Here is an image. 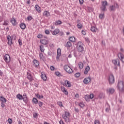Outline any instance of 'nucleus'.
<instances>
[{"label": "nucleus", "mask_w": 124, "mask_h": 124, "mask_svg": "<svg viewBox=\"0 0 124 124\" xmlns=\"http://www.w3.org/2000/svg\"><path fill=\"white\" fill-rule=\"evenodd\" d=\"M62 118H63L65 123H69L70 122V113L65 111L64 113L62 115Z\"/></svg>", "instance_id": "obj_1"}, {"label": "nucleus", "mask_w": 124, "mask_h": 124, "mask_svg": "<svg viewBox=\"0 0 124 124\" xmlns=\"http://www.w3.org/2000/svg\"><path fill=\"white\" fill-rule=\"evenodd\" d=\"M77 45V49L78 52H83L84 51V47H83V43L81 42H78Z\"/></svg>", "instance_id": "obj_2"}, {"label": "nucleus", "mask_w": 124, "mask_h": 124, "mask_svg": "<svg viewBox=\"0 0 124 124\" xmlns=\"http://www.w3.org/2000/svg\"><path fill=\"white\" fill-rule=\"evenodd\" d=\"M118 88L119 89L120 92L121 93H124V81H120L118 83Z\"/></svg>", "instance_id": "obj_3"}, {"label": "nucleus", "mask_w": 124, "mask_h": 124, "mask_svg": "<svg viewBox=\"0 0 124 124\" xmlns=\"http://www.w3.org/2000/svg\"><path fill=\"white\" fill-rule=\"evenodd\" d=\"M108 80L110 85L114 84V83H115V77H114V75H113L112 74L109 75L108 78Z\"/></svg>", "instance_id": "obj_4"}, {"label": "nucleus", "mask_w": 124, "mask_h": 124, "mask_svg": "<svg viewBox=\"0 0 124 124\" xmlns=\"http://www.w3.org/2000/svg\"><path fill=\"white\" fill-rule=\"evenodd\" d=\"M107 5H108V2H107V1H102V11H106V10H107L106 9V6H107Z\"/></svg>", "instance_id": "obj_5"}, {"label": "nucleus", "mask_w": 124, "mask_h": 124, "mask_svg": "<svg viewBox=\"0 0 124 124\" xmlns=\"http://www.w3.org/2000/svg\"><path fill=\"white\" fill-rule=\"evenodd\" d=\"M63 68L64 70H65L67 72V73H69V74H71V73H72V72H73L72 69H71V68L67 65H64Z\"/></svg>", "instance_id": "obj_6"}, {"label": "nucleus", "mask_w": 124, "mask_h": 124, "mask_svg": "<svg viewBox=\"0 0 124 124\" xmlns=\"http://www.w3.org/2000/svg\"><path fill=\"white\" fill-rule=\"evenodd\" d=\"M91 82H92V79L90 77L85 78L83 80V83L85 85H88V84H90V83H91Z\"/></svg>", "instance_id": "obj_7"}, {"label": "nucleus", "mask_w": 124, "mask_h": 124, "mask_svg": "<svg viewBox=\"0 0 124 124\" xmlns=\"http://www.w3.org/2000/svg\"><path fill=\"white\" fill-rule=\"evenodd\" d=\"M4 60L7 63H8V62H10V56L8 54H6L4 56Z\"/></svg>", "instance_id": "obj_8"}, {"label": "nucleus", "mask_w": 124, "mask_h": 124, "mask_svg": "<svg viewBox=\"0 0 124 124\" xmlns=\"http://www.w3.org/2000/svg\"><path fill=\"white\" fill-rule=\"evenodd\" d=\"M61 55H62V50H61V48H58L57 49V55L56 57L57 62L60 61V57H61Z\"/></svg>", "instance_id": "obj_9"}, {"label": "nucleus", "mask_w": 124, "mask_h": 124, "mask_svg": "<svg viewBox=\"0 0 124 124\" xmlns=\"http://www.w3.org/2000/svg\"><path fill=\"white\" fill-rule=\"evenodd\" d=\"M64 86H65L67 88H71V82L69 80H66L64 82Z\"/></svg>", "instance_id": "obj_10"}, {"label": "nucleus", "mask_w": 124, "mask_h": 124, "mask_svg": "<svg viewBox=\"0 0 124 124\" xmlns=\"http://www.w3.org/2000/svg\"><path fill=\"white\" fill-rule=\"evenodd\" d=\"M7 43L9 46H11L12 44H13V43H12V38H11V36L10 35H8L7 36Z\"/></svg>", "instance_id": "obj_11"}, {"label": "nucleus", "mask_w": 124, "mask_h": 124, "mask_svg": "<svg viewBox=\"0 0 124 124\" xmlns=\"http://www.w3.org/2000/svg\"><path fill=\"white\" fill-rule=\"evenodd\" d=\"M116 6L117 8H119V5L118 3H115L114 5L110 6V9L111 11H115V10H116Z\"/></svg>", "instance_id": "obj_12"}, {"label": "nucleus", "mask_w": 124, "mask_h": 124, "mask_svg": "<svg viewBox=\"0 0 124 124\" xmlns=\"http://www.w3.org/2000/svg\"><path fill=\"white\" fill-rule=\"evenodd\" d=\"M106 92L107 93H109V94H112L115 93V89L113 88H109L107 89Z\"/></svg>", "instance_id": "obj_13"}, {"label": "nucleus", "mask_w": 124, "mask_h": 124, "mask_svg": "<svg viewBox=\"0 0 124 124\" xmlns=\"http://www.w3.org/2000/svg\"><path fill=\"white\" fill-rule=\"evenodd\" d=\"M118 57L119 59L122 61V62H124V55L123 54V53L121 52L119 53L118 54Z\"/></svg>", "instance_id": "obj_14"}, {"label": "nucleus", "mask_w": 124, "mask_h": 124, "mask_svg": "<svg viewBox=\"0 0 124 124\" xmlns=\"http://www.w3.org/2000/svg\"><path fill=\"white\" fill-rule=\"evenodd\" d=\"M11 23H12L13 26H16L17 25V20L14 18H11Z\"/></svg>", "instance_id": "obj_15"}, {"label": "nucleus", "mask_w": 124, "mask_h": 124, "mask_svg": "<svg viewBox=\"0 0 124 124\" xmlns=\"http://www.w3.org/2000/svg\"><path fill=\"white\" fill-rule=\"evenodd\" d=\"M40 42L42 43V44H43L44 45H47L48 44V40L46 39H41L40 41Z\"/></svg>", "instance_id": "obj_16"}, {"label": "nucleus", "mask_w": 124, "mask_h": 124, "mask_svg": "<svg viewBox=\"0 0 124 124\" xmlns=\"http://www.w3.org/2000/svg\"><path fill=\"white\" fill-rule=\"evenodd\" d=\"M22 99L25 103L28 102V97H27V94H26V93H23L22 96Z\"/></svg>", "instance_id": "obj_17"}, {"label": "nucleus", "mask_w": 124, "mask_h": 124, "mask_svg": "<svg viewBox=\"0 0 124 124\" xmlns=\"http://www.w3.org/2000/svg\"><path fill=\"white\" fill-rule=\"evenodd\" d=\"M33 65L35 67H38L39 66V62L36 60H34L33 61Z\"/></svg>", "instance_id": "obj_18"}, {"label": "nucleus", "mask_w": 124, "mask_h": 124, "mask_svg": "<svg viewBox=\"0 0 124 124\" xmlns=\"http://www.w3.org/2000/svg\"><path fill=\"white\" fill-rule=\"evenodd\" d=\"M41 77L44 81L47 80V77L44 72H42Z\"/></svg>", "instance_id": "obj_19"}, {"label": "nucleus", "mask_w": 124, "mask_h": 124, "mask_svg": "<svg viewBox=\"0 0 124 124\" xmlns=\"http://www.w3.org/2000/svg\"><path fill=\"white\" fill-rule=\"evenodd\" d=\"M61 91L63 93L66 95H67L68 94V91H67V90L65 89V88L63 87H61Z\"/></svg>", "instance_id": "obj_20"}, {"label": "nucleus", "mask_w": 124, "mask_h": 124, "mask_svg": "<svg viewBox=\"0 0 124 124\" xmlns=\"http://www.w3.org/2000/svg\"><path fill=\"white\" fill-rule=\"evenodd\" d=\"M90 69H91V68L89 66H87L85 67V69L84 71V74L85 75H87L88 73H89V71H90Z\"/></svg>", "instance_id": "obj_21"}, {"label": "nucleus", "mask_w": 124, "mask_h": 124, "mask_svg": "<svg viewBox=\"0 0 124 124\" xmlns=\"http://www.w3.org/2000/svg\"><path fill=\"white\" fill-rule=\"evenodd\" d=\"M35 9L38 12V13H41V8L39 7L38 5L35 6Z\"/></svg>", "instance_id": "obj_22"}, {"label": "nucleus", "mask_w": 124, "mask_h": 124, "mask_svg": "<svg viewBox=\"0 0 124 124\" xmlns=\"http://www.w3.org/2000/svg\"><path fill=\"white\" fill-rule=\"evenodd\" d=\"M112 62L115 65H120V61L118 59L112 60Z\"/></svg>", "instance_id": "obj_23"}, {"label": "nucleus", "mask_w": 124, "mask_h": 124, "mask_svg": "<svg viewBox=\"0 0 124 124\" xmlns=\"http://www.w3.org/2000/svg\"><path fill=\"white\" fill-rule=\"evenodd\" d=\"M43 16L45 17H49L50 16V13L47 11H45L43 13Z\"/></svg>", "instance_id": "obj_24"}, {"label": "nucleus", "mask_w": 124, "mask_h": 124, "mask_svg": "<svg viewBox=\"0 0 124 124\" xmlns=\"http://www.w3.org/2000/svg\"><path fill=\"white\" fill-rule=\"evenodd\" d=\"M60 32V30L59 29H55V30L52 32L53 35H57L58 33Z\"/></svg>", "instance_id": "obj_25"}, {"label": "nucleus", "mask_w": 124, "mask_h": 124, "mask_svg": "<svg viewBox=\"0 0 124 124\" xmlns=\"http://www.w3.org/2000/svg\"><path fill=\"white\" fill-rule=\"evenodd\" d=\"M28 79L30 80V81H31L32 80V76H31V73L27 72V76Z\"/></svg>", "instance_id": "obj_26"}, {"label": "nucleus", "mask_w": 124, "mask_h": 124, "mask_svg": "<svg viewBox=\"0 0 124 124\" xmlns=\"http://www.w3.org/2000/svg\"><path fill=\"white\" fill-rule=\"evenodd\" d=\"M69 40L71 42H75L76 41V39L74 36H71L69 38Z\"/></svg>", "instance_id": "obj_27"}, {"label": "nucleus", "mask_w": 124, "mask_h": 124, "mask_svg": "<svg viewBox=\"0 0 124 124\" xmlns=\"http://www.w3.org/2000/svg\"><path fill=\"white\" fill-rule=\"evenodd\" d=\"M78 67L79 69H83L84 68V63L82 62H79L78 64Z\"/></svg>", "instance_id": "obj_28"}, {"label": "nucleus", "mask_w": 124, "mask_h": 124, "mask_svg": "<svg viewBox=\"0 0 124 124\" xmlns=\"http://www.w3.org/2000/svg\"><path fill=\"white\" fill-rule=\"evenodd\" d=\"M16 98L17 99H19V100H22L23 99V95L20 94H17L16 95Z\"/></svg>", "instance_id": "obj_29"}, {"label": "nucleus", "mask_w": 124, "mask_h": 124, "mask_svg": "<svg viewBox=\"0 0 124 124\" xmlns=\"http://www.w3.org/2000/svg\"><path fill=\"white\" fill-rule=\"evenodd\" d=\"M0 100L1 101L2 103H5V102H6V99L2 96L0 97Z\"/></svg>", "instance_id": "obj_30"}, {"label": "nucleus", "mask_w": 124, "mask_h": 124, "mask_svg": "<svg viewBox=\"0 0 124 124\" xmlns=\"http://www.w3.org/2000/svg\"><path fill=\"white\" fill-rule=\"evenodd\" d=\"M72 46V44L71 43V42L69 41L67 42L66 45V47H67V48H70V47H71Z\"/></svg>", "instance_id": "obj_31"}, {"label": "nucleus", "mask_w": 124, "mask_h": 124, "mask_svg": "<svg viewBox=\"0 0 124 124\" xmlns=\"http://www.w3.org/2000/svg\"><path fill=\"white\" fill-rule=\"evenodd\" d=\"M20 27L22 30H25L26 29V24L23 23H21L20 25Z\"/></svg>", "instance_id": "obj_32"}, {"label": "nucleus", "mask_w": 124, "mask_h": 124, "mask_svg": "<svg viewBox=\"0 0 124 124\" xmlns=\"http://www.w3.org/2000/svg\"><path fill=\"white\" fill-rule=\"evenodd\" d=\"M35 96H36V97H37V98H38V99H41V98H43V95H40L39 93H36L35 94Z\"/></svg>", "instance_id": "obj_33"}, {"label": "nucleus", "mask_w": 124, "mask_h": 124, "mask_svg": "<svg viewBox=\"0 0 124 124\" xmlns=\"http://www.w3.org/2000/svg\"><path fill=\"white\" fill-rule=\"evenodd\" d=\"M40 50L41 52H42L43 53L44 52V51H45V48H44V46H40Z\"/></svg>", "instance_id": "obj_34"}, {"label": "nucleus", "mask_w": 124, "mask_h": 124, "mask_svg": "<svg viewBox=\"0 0 124 124\" xmlns=\"http://www.w3.org/2000/svg\"><path fill=\"white\" fill-rule=\"evenodd\" d=\"M39 58L40 61H43L44 60V56H43V54L42 53L39 54Z\"/></svg>", "instance_id": "obj_35"}, {"label": "nucleus", "mask_w": 124, "mask_h": 124, "mask_svg": "<svg viewBox=\"0 0 124 124\" xmlns=\"http://www.w3.org/2000/svg\"><path fill=\"white\" fill-rule=\"evenodd\" d=\"M61 24L62 21L61 20H58L55 22L54 25L55 26H58L59 25H61Z\"/></svg>", "instance_id": "obj_36"}, {"label": "nucleus", "mask_w": 124, "mask_h": 124, "mask_svg": "<svg viewBox=\"0 0 124 124\" xmlns=\"http://www.w3.org/2000/svg\"><path fill=\"white\" fill-rule=\"evenodd\" d=\"M85 98L86 101H90V100H91V98H90V96L89 95H85Z\"/></svg>", "instance_id": "obj_37"}, {"label": "nucleus", "mask_w": 124, "mask_h": 124, "mask_svg": "<svg viewBox=\"0 0 124 124\" xmlns=\"http://www.w3.org/2000/svg\"><path fill=\"white\" fill-rule=\"evenodd\" d=\"M32 102L35 104H37L38 103V100L36 98H33L32 99Z\"/></svg>", "instance_id": "obj_38"}, {"label": "nucleus", "mask_w": 124, "mask_h": 124, "mask_svg": "<svg viewBox=\"0 0 124 124\" xmlns=\"http://www.w3.org/2000/svg\"><path fill=\"white\" fill-rule=\"evenodd\" d=\"M78 105L81 107V108H83L85 107V104L83 102L79 103Z\"/></svg>", "instance_id": "obj_39"}, {"label": "nucleus", "mask_w": 124, "mask_h": 124, "mask_svg": "<svg viewBox=\"0 0 124 124\" xmlns=\"http://www.w3.org/2000/svg\"><path fill=\"white\" fill-rule=\"evenodd\" d=\"M78 29H82L83 28V25L80 23H78L77 24Z\"/></svg>", "instance_id": "obj_40"}, {"label": "nucleus", "mask_w": 124, "mask_h": 124, "mask_svg": "<svg viewBox=\"0 0 124 124\" xmlns=\"http://www.w3.org/2000/svg\"><path fill=\"white\" fill-rule=\"evenodd\" d=\"M91 31L93 32H96V30L94 27H92L91 28Z\"/></svg>", "instance_id": "obj_41"}, {"label": "nucleus", "mask_w": 124, "mask_h": 124, "mask_svg": "<svg viewBox=\"0 0 124 124\" xmlns=\"http://www.w3.org/2000/svg\"><path fill=\"white\" fill-rule=\"evenodd\" d=\"M55 74L57 76H58V77H61V76H62V75L60 72H56Z\"/></svg>", "instance_id": "obj_42"}, {"label": "nucleus", "mask_w": 124, "mask_h": 124, "mask_svg": "<svg viewBox=\"0 0 124 124\" xmlns=\"http://www.w3.org/2000/svg\"><path fill=\"white\" fill-rule=\"evenodd\" d=\"M99 17L100 19H103L104 18V14H100Z\"/></svg>", "instance_id": "obj_43"}, {"label": "nucleus", "mask_w": 124, "mask_h": 124, "mask_svg": "<svg viewBox=\"0 0 124 124\" xmlns=\"http://www.w3.org/2000/svg\"><path fill=\"white\" fill-rule=\"evenodd\" d=\"M80 73H77L76 74H75V77H76V78H78L79 77H80Z\"/></svg>", "instance_id": "obj_44"}, {"label": "nucleus", "mask_w": 124, "mask_h": 124, "mask_svg": "<svg viewBox=\"0 0 124 124\" xmlns=\"http://www.w3.org/2000/svg\"><path fill=\"white\" fill-rule=\"evenodd\" d=\"M57 103L59 105V106H60V107H62V106H63L62 102L61 101H59L57 102Z\"/></svg>", "instance_id": "obj_45"}, {"label": "nucleus", "mask_w": 124, "mask_h": 124, "mask_svg": "<svg viewBox=\"0 0 124 124\" xmlns=\"http://www.w3.org/2000/svg\"><path fill=\"white\" fill-rule=\"evenodd\" d=\"M31 19H32V17H31V16H29L27 17V20H28V21H31Z\"/></svg>", "instance_id": "obj_46"}, {"label": "nucleus", "mask_w": 124, "mask_h": 124, "mask_svg": "<svg viewBox=\"0 0 124 124\" xmlns=\"http://www.w3.org/2000/svg\"><path fill=\"white\" fill-rule=\"evenodd\" d=\"M94 124H100V122H99V120H95Z\"/></svg>", "instance_id": "obj_47"}, {"label": "nucleus", "mask_w": 124, "mask_h": 124, "mask_svg": "<svg viewBox=\"0 0 124 124\" xmlns=\"http://www.w3.org/2000/svg\"><path fill=\"white\" fill-rule=\"evenodd\" d=\"M45 32L46 34H50V31H49L48 30H45Z\"/></svg>", "instance_id": "obj_48"}, {"label": "nucleus", "mask_w": 124, "mask_h": 124, "mask_svg": "<svg viewBox=\"0 0 124 124\" xmlns=\"http://www.w3.org/2000/svg\"><path fill=\"white\" fill-rule=\"evenodd\" d=\"M3 25H4V26H7L8 25V21H4Z\"/></svg>", "instance_id": "obj_49"}, {"label": "nucleus", "mask_w": 124, "mask_h": 124, "mask_svg": "<svg viewBox=\"0 0 124 124\" xmlns=\"http://www.w3.org/2000/svg\"><path fill=\"white\" fill-rule=\"evenodd\" d=\"M8 123L10 124H12V119H10V118H9L8 119Z\"/></svg>", "instance_id": "obj_50"}, {"label": "nucleus", "mask_w": 124, "mask_h": 124, "mask_svg": "<svg viewBox=\"0 0 124 124\" xmlns=\"http://www.w3.org/2000/svg\"><path fill=\"white\" fill-rule=\"evenodd\" d=\"M18 42L20 46H21V45H22V40L21 39H18Z\"/></svg>", "instance_id": "obj_51"}, {"label": "nucleus", "mask_w": 124, "mask_h": 124, "mask_svg": "<svg viewBox=\"0 0 124 124\" xmlns=\"http://www.w3.org/2000/svg\"><path fill=\"white\" fill-rule=\"evenodd\" d=\"M89 97L90 98V99H93V98L94 97V95L93 94H91L89 96Z\"/></svg>", "instance_id": "obj_52"}, {"label": "nucleus", "mask_w": 124, "mask_h": 124, "mask_svg": "<svg viewBox=\"0 0 124 124\" xmlns=\"http://www.w3.org/2000/svg\"><path fill=\"white\" fill-rule=\"evenodd\" d=\"M109 111H110V106H108V108H106V111L108 113Z\"/></svg>", "instance_id": "obj_53"}, {"label": "nucleus", "mask_w": 124, "mask_h": 124, "mask_svg": "<svg viewBox=\"0 0 124 124\" xmlns=\"http://www.w3.org/2000/svg\"><path fill=\"white\" fill-rule=\"evenodd\" d=\"M37 37L38 38L41 39L43 38V35H42V34H39L38 35Z\"/></svg>", "instance_id": "obj_54"}, {"label": "nucleus", "mask_w": 124, "mask_h": 124, "mask_svg": "<svg viewBox=\"0 0 124 124\" xmlns=\"http://www.w3.org/2000/svg\"><path fill=\"white\" fill-rule=\"evenodd\" d=\"M38 104L40 107H42V106L43 105V103L41 102H39Z\"/></svg>", "instance_id": "obj_55"}, {"label": "nucleus", "mask_w": 124, "mask_h": 124, "mask_svg": "<svg viewBox=\"0 0 124 124\" xmlns=\"http://www.w3.org/2000/svg\"><path fill=\"white\" fill-rule=\"evenodd\" d=\"M85 41H86V42H88V43H90V39L89 38H85Z\"/></svg>", "instance_id": "obj_56"}, {"label": "nucleus", "mask_w": 124, "mask_h": 124, "mask_svg": "<svg viewBox=\"0 0 124 124\" xmlns=\"http://www.w3.org/2000/svg\"><path fill=\"white\" fill-rule=\"evenodd\" d=\"M50 70L52 71H54V70H55V67H54V66H50Z\"/></svg>", "instance_id": "obj_57"}, {"label": "nucleus", "mask_w": 124, "mask_h": 124, "mask_svg": "<svg viewBox=\"0 0 124 124\" xmlns=\"http://www.w3.org/2000/svg\"><path fill=\"white\" fill-rule=\"evenodd\" d=\"M80 4H83L84 3V0H79Z\"/></svg>", "instance_id": "obj_58"}, {"label": "nucleus", "mask_w": 124, "mask_h": 124, "mask_svg": "<svg viewBox=\"0 0 124 124\" xmlns=\"http://www.w3.org/2000/svg\"><path fill=\"white\" fill-rule=\"evenodd\" d=\"M37 113H33V117H34V118H36V117H37Z\"/></svg>", "instance_id": "obj_59"}, {"label": "nucleus", "mask_w": 124, "mask_h": 124, "mask_svg": "<svg viewBox=\"0 0 124 124\" xmlns=\"http://www.w3.org/2000/svg\"><path fill=\"white\" fill-rule=\"evenodd\" d=\"M81 33H82V34H83V35H86V31H81Z\"/></svg>", "instance_id": "obj_60"}, {"label": "nucleus", "mask_w": 124, "mask_h": 124, "mask_svg": "<svg viewBox=\"0 0 124 124\" xmlns=\"http://www.w3.org/2000/svg\"><path fill=\"white\" fill-rule=\"evenodd\" d=\"M75 96V97H76V98H78L79 94H78V93L76 94Z\"/></svg>", "instance_id": "obj_61"}, {"label": "nucleus", "mask_w": 124, "mask_h": 124, "mask_svg": "<svg viewBox=\"0 0 124 124\" xmlns=\"http://www.w3.org/2000/svg\"><path fill=\"white\" fill-rule=\"evenodd\" d=\"M60 124H64L62 120H60L59 122Z\"/></svg>", "instance_id": "obj_62"}, {"label": "nucleus", "mask_w": 124, "mask_h": 124, "mask_svg": "<svg viewBox=\"0 0 124 124\" xmlns=\"http://www.w3.org/2000/svg\"><path fill=\"white\" fill-rule=\"evenodd\" d=\"M75 112H77V113H78L79 112V109L78 108H75Z\"/></svg>", "instance_id": "obj_63"}, {"label": "nucleus", "mask_w": 124, "mask_h": 124, "mask_svg": "<svg viewBox=\"0 0 124 124\" xmlns=\"http://www.w3.org/2000/svg\"><path fill=\"white\" fill-rule=\"evenodd\" d=\"M1 106L2 108L4 107L5 105L3 104V103H1Z\"/></svg>", "instance_id": "obj_64"}]
</instances>
